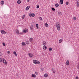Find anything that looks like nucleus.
<instances>
[{"label": "nucleus", "mask_w": 79, "mask_h": 79, "mask_svg": "<svg viewBox=\"0 0 79 79\" xmlns=\"http://www.w3.org/2000/svg\"><path fill=\"white\" fill-rule=\"evenodd\" d=\"M33 62L35 64H40V61L35 60H33Z\"/></svg>", "instance_id": "nucleus-1"}, {"label": "nucleus", "mask_w": 79, "mask_h": 79, "mask_svg": "<svg viewBox=\"0 0 79 79\" xmlns=\"http://www.w3.org/2000/svg\"><path fill=\"white\" fill-rule=\"evenodd\" d=\"M23 32L24 33H26V32H28V29L25 28L24 30H23Z\"/></svg>", "instance_id": "nucleus-2"}, {"label": "nucleus", "mask_w": 79, "mask_h": 79, "mask_svg": "<svg viewBox=\"0 0 79 79\" xmlns=\"http://www.w3.org/2000/svg\"><path fill=\"white\" fill-rule=\"evenodd\" d=\"M28 55L30 58H32L34 56V55L31 53H29Z\"/></svg>", "instance_id": "nucleus-3"}, {"label": "nucleus", "mask_w": 79, "mask_h": 79, "mask_svg": "<svg viewBox=\"0 0 79 79\" xmlns=\"http://www.w3.org/2000/svg\"><path fill=\"white\" fill-rule=\"evenodd\" d=\"M1 32L3 34H6V31L3 30H1Z\"/></svg>", "instance_id": "nucleus-4"}, {"label": "nucleus", "mask_w": 79, "mask_h": 79, "mask_svg": "<svg viewBox=\"0 0 79 79\" xmlns=\"http://www.w3.org/2000/svg\"><path fill=\"white\" fill-rule=\"evenodd\" d=\"M66 64L67 66H69V60H67L66 62Z\"/></svg>", "instance_id": "nucleus-5"}, {"label": "nucleus", "mask_w": 79, "mask_h": 79, "mask_svg": "<svg viewBox=\"0 0 79 79\" xmlns=\"http://www.w3.org/2000/svg\"><path fill=\"white\" fill-rule=\"evenodd\" d=\"M15 32L18 35L19 34V30L18 29H17L15 30Z\"/></svg>", "instance_id": "nucleus-6"}, {"label": "nucleus", "mask_w": 79, "mask_h": 79, "mask_svg": "<svg viewBox=\"0 0 79 79\" xmlns=\"http://www.w3.org/2000/svg\"><path fill=\"white\" fill-rule=\"evenodd\" d=\"M30 8V6H28L26 8V10H27H27H29V9Z\"/></svg>", "instance_id": "nucleus-7"}, {"label": "nucleus", "mask_w": 79, "mask_h": 79, "mask_svg": "<svg viewBox=\"0 0 79 79\" xmlns=\"http://www.w3.org/2000/svg\"><path fill=\"white\" fill-rule=\"evenodd\" d=\"M43 48L44 50H46V49H47V46L45 45H44L43 46Z\"/></svg>", "instance_id": "nucleus-8"}, {"label": "nucleus", "mask_w": 79, "mask_h": 79, "mask_svg": "<svg viewBox=\"0 0 79 79\" xmlns=\"http://www.w3.org/2000/svg\"><path fill=\"white\" fill-rule=\"evenodd\" d=\"M13 54L15 55V56H17V54L16 53V52L15 51H14L13 52Z\"/></svg>", "instance_id": "nucleus-9"}, {"label": "nucleus", "mask_w": 79, "mask_h": 79, "mask_svg": "<svg viewBox=\"0 0 79 79\" xmlns=\"http://www.w3.org/2000/svg\"><path fill=\"white\" fill-rule=\"evenodd\" d=\"M60 2L61 5H63V0H60Z\"/></svg>", "instance_id": "nucleus-10"}, {"label": "nucleus", "mask_w": 79, "mask_h": 79, "mask_svg": "<svg viewBox=\"0 0 79 79\" xmlns=\"http://www.w3.org/2000/svg\"><path fill=\"white\" fill-rule=\"evenodd\" d=\"M21 3V1L20 0H18L17 1V3H18V4H20Z\"/></svg>", "instance_id": "nucleus-11"}, {"label": "nucleus", "mask_w": 79, "mask_h": 79, "mask_svg": "<svg viewBox=\"0 0 79 79\" xmlns=\"http://www.w3.org/2000/svg\"><path fill=\"white\" fill-rule=\"evenodd\" d=\"M52 71L53 72V73H55V70L53 68L52 69Z\"/></svg>", "instance_id": "nucleus-12"}, {"label": "nucleus", "mask_w": 79, "mask_h": 79, "mask_svg": "<svg viewBox=\"0 0 79 79\" xmlns=\"http://www.w3.org/2000/svg\"><path fill=\"white\" fill-rule=\"evenodd\" d=\"M31 77H36V75L34 74H32L31 75Z\"/></svg>", "instance_id": "nucleus-13"}, {"label": "nucleus", "mask_w": 79, "mask_h": 79, "mask_svg": "<svg viewBox=\"0 0 79 79\" xmlns=\"http://www.w3.org/2000/svg\"><path fill=\"white\" fill-rule=\"evenodd\" d=\"M1 3L2 5H3L5 3V2L3 1H2L1 2Z\"/></svg>", "instance_id": "nucleus-14"}, {"label": "nucleus", "mask_w": 79, "mask_h": 79, "mask_svg": "<svg viewBox=\"0 0 79 79\" xmlns=\"http://www.w3.org/2000/svg\"><path fill=\"white\" fill-rule=\"evenodd\" d=\"M56 27H60V25L59 24H56Z\"/></svg>", "instance_id": "nucleus-15"}, {"label": "nucleus", "mask_w": 79, "mask_h": 79, "mask_svg": "<svg viewBox=\"0 0 79 79\" xmlns=\"http://www.w3.org/2000/svg\"><path fill=\"white\" fill-rule=\"evenodd\" d=\"M29 40H30V42H32V40H33V38H31L29 39Z\"/></svg>", "instance_id": "nucleus-16"}, {"label": "nucleus", "mask_w": 79, "mask_h": 79, "mask_svg": "<svg viewBox=\"0 0 79 79\" xmlns=\"http://www.w3.org/2000/svg\"><path fill=\"white\" fill-rule=\"evenodd\" d=\"M55 6L56 7H58V6H59V4L58 3L56 4H55Z\"/></svg>", "instance_id": "nucleus-17"}, {"label": "nucleus", "mask_w": 79, "mask_h": 79, "mask_svg": "<svg viewBox=\"0 0 79 79\" xmlns=\"http://www.w3.org/2000/svg\"><path fill=\"white\" fill-rule=\"evenodd\" d=\"M22 45L23 46H24V45H26V44L25 43L23 42H22Z\"/></svg>", "instance_id": "nucleus-18"}, {"label": "nucleus", "mask_w": 79, "mask_h": 79, "mask_svg": "<svg viewBox=\"0 0 79 79\" xmlns=\"http://www.w3.org/2000/svg\"><path fill=\"white\" fill-rule=\"evenodd\" d=\"M44 76L45 77H48V74L47 73H46L44 74Z\"/></svg>", "instance_id": "nucleus-19"}, {"label": "nucleus", "mask_w": 79, "mask_h": 79, "mask_svg": "<svg viewBox=\"0 0 79 79\" xmlns=\"http://www.w3.org/2000/svg\"><path fill=\"white\" fill-rule=\"evenodd\" d=\"M45 25L46 26V27H48V25L47 24V23H45Z\"/></svg>", "instance_id": "nucleus-20"}, {"label": "nucleus", "mask_w": 79, "mask_h": 79, "mask_svg": "<svg viewBox=\"0 0 79 79\" xmlns=\"http://www.w3.org/2000/svg\"><path fill=\"white\" fill-rule=\"evenodd\" d=\"M30 29L31 30H32V29H33V25H31L30 27Z\"/></svg>", "instance_id": "nucleus-21"}, {"label": "nucleus", "mask_w": 79, "mask_h": 79, "mask_svg": "<svg viewBox=\"0 0 79 79\" xmlns=\"http://www.w3.org/2000/svg\"><path fill=\"white\" fill-rule=\"evenodd\" d=\"M63 41V39H60V40L59 41V43L60 44V43H61V42Z\"/></svg>", "instance_id": "nucleus-22"}, {"label": "nucleus", "mask_w": 79, "mask_h": 79, "mask_svg": "<svg viewBox=\"0 0 79 79\" xmlns=\"http://www.w3.org/2000/svg\"><path fill=\"white\" fill-rule=\"evenodd\" d=\"M31 16L32 17H34V16H35V14L34 13L31 14Z\"/></svg>", "instance_id": "nucleus-23"}, {"label": "nucleus", "mask_w": 79, "mask_h": 79, "mask_svg": "<svg viewBox=\"0 0 79 79\" xmlns=\"http://www.w3.org/2000/svg\"><path fill=\"white\" fill-rule=\"evenodd\" d=\"M43 45H46V44H47V42L45 41H43Z\"/></svg>", "instance_id": "nucleus-24"}, {"label": "nucleus", "mask_w": 79, "mask_h": 79, "mask_svg": "<svg viewBox=\"0 0 79 79\" xmlns=\"http://www.w3.org/2000/svg\"><path fill=\"white\" fill-rule=\"evenodd\" d=\"M49 50L50 51V52H52V48H49Z\"/></svg>", "instance_id": "nucleus-25"}, {"label": "nucleus", "mask_w": 79, "mask_h": 79, "mask_svg": "<svg viewBox=\"0 0 79 79\" xmlns=\"http://www.w3.org/2000/svg\"><path fill=\"white\" fill-rule=\"evenodd\" d=\"M58 14L59 15H61V12H58Z\"/></svg>", "instance_id": "nucleus-26"}, {"label": "nucleus", "mask_w": 79, "mask_h": 79, "mask_svg": "<svg viewBox=\"0 0 79 79\" xmlns=\"http://www.w3.org/2000/svg\"><path fill=\"white\" fill-rule=\"evenodd\" d=\"M36 27L37 29H39V25H38V24L37 23L36 24Z\"/></svg>", "instance_id": "nucleus-27"}, {"label": "nucleus", "mask_w": 79, "mask_h": 79, "mask_svg": "<svg viewBox=\"0 0 79 79\" xmlns=\"http://www.w3.org/2000/svg\"><path fill=\"white\" fill-rule=\"evenodd\" d=\"M26 44H27V45L29 44V41H27L26 42Z\"/></svg>", "instance_id": "nucleus-28"}, {"label": "nucleus", "mask_w": 79, "mask_h": 79, "mask_svg": "<svg viewBox=\"0 0 79 79\" xmlns=\"http://www.w3.org/2000/svg\"><path fill=\"white\" fill-rule=\"evenodd\" d=\"M52 11H55V9L54 8H52Z\"/></svg>", "instance_id": "nucleus-29"}, {"label": "nucleus", "mask_w": 79, "mask_h": 79, "mask_svg": "<svg viewBox=\"0 0 79 79\" xmlns=\"http://www.w3.org/2000/svg\"><path fill=\"white\" fill-rule=\"evenodd\" d=\"M57 29L58 31H60V27H57Z\"/></svg>", "instance_id": "nucleus-30"}, {"label": "nucleus", "mask_w": 79, "mask_h": 79, "mask_svg": "<svg viewBox=\"0 0 79 79\" xmlns=\"http://www.w3.org/2000/svg\"><path fill=\"white\" fill-rule=\"evenodd\" d=\"M76 19H77L76 17H73V20H74V21H76Z\"/></svg>", "instance_id": "nucleus-31"}, {"label": "nucleus", "mask_w": 79, "mask_h": 79, "mask_svg": "<svg viewBox=\"0 0 79 79\" xmlns=\"http://www.w3.org/2000/svg\"><path fill=\"white\" fill-rule=\"evenodd\" d=\"M2 45H3V46H4L5 47V46L6 45V44H5V43H2Z\"/></svg>", "instance_id": "nucleus-32"}, {"label": "nucleus", "mask_w": 79, "mask_h": 79, "mask_svg": "<svg viewBox=\"0 0 79 79\" xmlns=\"http://www.w3.org/2000/svg\"><path fill=\"white\" fill-rule=\"evenodd\" d=\"M65 4L66 5H68V4H69V2H68V1L66 2H65Z\"/></svg>", "instance_id": "nucleus-33"}, {"label": "nucleus", "mask_w": 79, "mask_h": 79, "mask_svg": "<svg viewBox=\"0 0 79 79\" xmlns=\"http://www.w3.org/2000/svg\"><path fill=\"white\" fill-rule=\"evenodd\" d=\"M2 55H3V54H2L1 52H0V56H2Z\"/></svg>", "instance_id": "nucleus-34"}, {"label": "nucleus", "mask_w": 79, "mask_h": 79, "mask_svg": "<svg viewBox=\"0 0 79 79\" xmlns=\"http://www.w3.org/2000/svg\"><path fill=\"white\" fill-rule=\"evenodd\" d=\"M2 58H0V62H2Z\"/></svg>", "instance_id": "nucleus-35"}, {"label": "nucleus", "mask_w": 79, "mask_h": 79, "mask_svg": "<svg viewBox=\"0 0 79 79\" xmlns=\"http://www.w3.org/2000/svg\"><path fill=\"white\" fill-rule=\"evenodd\" d=\"M35 74H36V75H37V74H39V73H38V72H35Z\"/></svg>", "instance_id": "nucleus-36"}, {"label": "nucleus", "mask_w": 79, "mask_h": 79, "mask_svg": "<svg viewBox=\"0 0 79 79\" xmlns=\"http://www.w3.org/2000/svg\"><path fill=\"white\" fill-rule=\"evenodd\" d=\"M39 19H40V21H42V18L40 17Z\"/></svg>", "instance_id": "nucleus-37"}, {"label": "nucleus", "mask_w": 79, "mask_h": 79, "mask_svg": "<svg viewBox=\"0 0 79 79\" xmlns=\"http://www.w3.org/2000/svg\"><path fill=\"white\" fill-rule=\"evenodd\" d=\"M24 17H25V15H24L22 17L23 19H24Z\"/></svg>", "instance_id": "nucleus-38"}, {"label": "nucleus", "mask_w": 79, "mask_h": 79, "mask_svg": "<svg viewBox=\"0 0 79 79\" xmlns=\"http://www.w3.org/2000/svg\"><path fill=\"white\" fill-rule=\"evenodd\" d=\"M39 8V5H38L36 6V8Z\"/></svg>", "instance_id": "nucleus-39"}, {"label": "nucleus", "mask_w": 79, "mask_h": 79, "mask_svg": "<svg viewBox=\"0 0 79 79\" xmlns=\"http://www.w3.org/2000/svg\"><path fill=\"white\" fill-rule=\"evenodd\" d=\"M4 63L5 64H7V62H6V60L5 61V62H4Z\"/></svg>", "instance_id": "nucleus-40"}, {"label": "nucleus", "mask_w": 79, "mask_h": 79, "mask_svg": "<svg viewBox=\"0 0 79 79\" xmlns=\"http://www.w3.org/2000/svg\"><path fill=\"white\" fill-rule=\"evenodd\" d=\"M76 79H79V77H76Z\"/></svg>", "instance_id": "nucleus-41"}, {"label": "nucleus", "mask_w": 79, "mask_h": 79, "mask_svg": "<svg viewBox=\"0 0 79 79\" xmlns=\"http://www.w3.org/2000/svg\"><path fill=\"white\" fill-rule=\"evenodd\" d=\"M77 6L78 7H79V4H77Z\"/></svg>", "instance_id": "nucleus-42"}, {"label": "nucleus", "mask_w": 79, "mask_h": 79, "mask_svg": "<svg viewBox=\"0 0 79 79\" xmlns=\"http://www.w3.org/2000/svg\"><path fill=\"white\" fill-rule=\"evenodd\" d=\"M23 34V32H20V33H19V34L21 35V34Z\"/></svg>", "instance_id": "nucleus-43"}, {"label": "nucleus", "mask_w": 79, "mask_h": 79, "mask_svg": "<svg viewBox=\"0 0 79 79\" xmlns=\"http://www.w3.org/2000/svg\"><path fill=\"white\" fill-rule=\"evenodd\" d=\"M2 61H3V63H4V62H5V59H3V60Z\"/></svg>", "instance_id": "nucleus-44"}, {"label": "nucleus", "mask_w": 79, "mask_h": 79, "mask_svg": "<svg viewBox=\"0 0 79 79\" xmlns=\"http://www.w3.org/2000/svg\"><path fill=\"white\" fill-rule=\"evenodd\" d=\"M7 53H8V54H9V53H10V51H8Z\"/></svg>", "instance_id": "nucleus-45"}, {"label": "nucleus", "mask_w": 79, "mask_h": 79, "mask_svg": "<svg viewBox=\"0 0 79 79\" xmlns=\"http://www.w3.org/2000/svg\"><path fill=\"white\" fill-rule=\"evenodd\" d=\"M29 16H30V17H31V14H29Z\"/></svg>", "instance_id": "nucleus-46"}, {"label": "nucleus", "mask_w": 79, "mask_h": 79, "mask_svg": "<svg viewBox=\"0 0 79 79\" xmlns=\"http://www.w3.org/2000/svg\"><path fill=\"white\" fill-rule=\"evenodd\" d=\"M77 4H79V1H77Z\"/></svg>", "instance_id": "nucleus-47"}, {"label": "nucleus", "mask_w": 79, "mask_h": 79, "mask_svg": "<svg viewBox=\"0 0 79 79\" xmlns=\"http://www.w3.org/2000/svg\"><path fill=\"white\" fill-rule=\"evenodd\" d=\"M29 0H27V1L29 2Z\"/></svg>", "instance_id": "nucleus-48"}]
</instances>
